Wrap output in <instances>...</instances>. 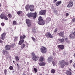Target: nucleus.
Instances as JSON below:
<instances>
[{
	"mask_svg": "<svg viewBox=\"0 0 75 75\" xmlns=\"http://www.w3.org/2000/svg\"><path fill=\"white\" fill-rule=\"evenodd\" d=\"M59 63V65L62 68H63L65 65H68L69 64L68 62H66L64 60L60 61Z\"/></svg>",
	"mask_w": 75,
	"mask_h": 75,
	"instance_id": "obj_1",
	"label": "nucleus"
},
{
	"mask_svg": "<svg viewBox=\"0 0 75 75\" xmlns=\"http://www.w3.org/2000/svg\"><path fill=\"white\" fill-rule=\"evenodd\" d=\"M26 22L28 27H30L31 26V21L30 19H26Z\"/></svg>",
	"mask_w": 75,
	"mask_h": 75,
	"instance_id": "obj_2",
	"label": "nucleus"
},
{
	"mask_svg": "<svg viewBox=\"0 0 75 75\" xmlns=\"http://www.w3.org/2000/svg\"><path fill=\"white\" fill-rule=\"evenodd\" d=\"M40 50L42 53H46L47 52V48L44 47H42L40 48Z\"/></svg>",
	"mask_w": 75,
	"mask_h": 75,
	"instance_id": "obj_3",
	"label": "nucleus"
},
{
	"mask_svg": "<svg viewBox=\"0 0 75 75\" xmlns=\"http://www.w3.org/2000/svg\"><path fill=\"white\" fill-rule=\"evenodd\" d=\"M45 35L48 38H53V36L50 33L47 32L45 34Z\"/></svg>",
	"mask_w": 75,
	"mask_h": 75,
	"instance_id": "obj_4",
	"label": "nucleus"
},
{
	"mask_svg": "<svg viewBox=\"0 0 75 75\" xmlns=\"http://www.w3.org/2000/svg\"><path fill=\"white\" fill-rule=\"evenodd\" d=\"M69 4L67 5V7H72L73 6V2L72 1H70L69 2Z\"/></svg>",
	"mask_w": 75,
	"mask_h": 75,
	"instance_id": "obj_5",
	"label": "nucleus"
},
{
	"mask_svg": "<svg viewBox=\"0 0 75 75\" xmlns=\"http://www.w3.org/2000/svg\"><path fill=\"white\" fill-rule=\"evenodd\" d=\"M11 45H6L5 47V49L6 50H8L11 49Z\"/></svg>",
	"mask_w": 75,
	"mask_h": 75,
	"instance_id": "obj_6",
	"label": "nucleus"
},
{
	"mask_svg": "<svg viewBox=\"0 0 75 75\" xmlns=\"http://www.w3.org/2000/svg\"><path fill=\"white\" fill-rule=\"evenodd\" d=\"M46 13V11L45 10H41L39 12V13L40 15H45Z\"/></svg>",
	"mask_w": 75,
	"mask_h": 75,
	"instance_id": "obj_7",
	"label": "nucleus"
},
{
	"mask_svg": "<svg viewBox=\"0 0 75 75\" xmlns=\"http://www.w3.org/2000/svg\"><path fill=\"white\" fill-rule=\"evenodd\" d=\"M30 10L31 11H34V6L33 5H31L30 6Z\"/></svg>",
	"mask_w": 75,
	"mask_h": 75,
	"instance_id": "obj_8",
	"label": "nucleus"
},
{
	"mask_svg": "<svg viewBox=\"0 0 75 75\" xmlns=\"http://www.w3.org/2000/svg\"><path fill=\"white\" fill-rule=\"evenodd\" d=\"M1 37H2L1 38L3 40H4L5 39V37H6V33H3L1 35Z\"/></svg>",
	"mask_w": 75,
	"mask_h": 75,
	"instance_id": "obj_9",
	"label": "nucleus"
},
{
	"mask_svg": "<svg viewBox=\"0 0 75 75\" xmlns=\"http://www.w3.org/2000/svg\"><path fill=\"white\" fill-rule=\"evenodd\" d=\"M38 20H39L38 21V23H40V22H42V21H43L42 19V17L41 16H40L38 18Z\"/></svg>",
	"mask_w": 75,
	"mask_h": 75,
	"instance_id": "obj_10",
	"label": "nucleus"
},
{
	"mask_svg": "<svg viewBox=\"0 0 75 75\" xmlns=\"http://www.w3.org/2000/svg\"><path fill=\"white\" fill-rule=\"evenodd\" d=\"M39 57L38 56H35V57H33L32 59L33 60V61H37L38 60Z\"/></svg>",
	"mask_w": 75,
	"mask_h": 75,
	"instance_id": "obj_11",
	"label": "nucleus"
},
{
	"mask_svg": "<svg viewBox=\"0 0 75 75\" xmlns=\"http://www.w3.org/2000/svg\"><path fill=\"white\" fill-rule=\"evenodd\" d=\"M52 59H53L52 57H49L48 58V61L49 62H51L52 61Z\"/></svg>",
	"mask_w": 75,
	"mask_h": 75,
	"instance_id": "obj_12",
	"label": "nucleus"
},
{
	"mask_svg": "<svg viewBox=\"0 0 75 75\" xmlns=\"http://www.w3.org/2000/svg\"><path fill=\"white\" fill-rule=\"evenodd\" d=\"M37 13H32V17H33V18H35L36 17H37Z\"/></svg>",
	"mask_w": 75,
	"mask_h": 75,
	"instance_id": "obj_13",
	"label": "nucleus"
},
{
	"mask_svg": "<svg viewBox=\"0 0 75 75\" xmlns=\"http://www.w3.org/2000/svg\"><path fill=\"white\" fill-rule=\"evenodd\" d=\"M61 1H58L55 3L56 5L57 6H58L61 4Z\"/></svg>",
	"mask_w": 75,
	"mask_h": 75,
	"instance_id": "obj_14",
	"label": "nucleus"
},
{
	"mask_svg": "<svg viewBox=\"0 0 75 75\" xmlns=\"http://www.w3.org/2000/svg\"><path fill=\"white\" fill-rule=\"evenodd\" d=\"M58 48L59 49H61V50H64V45H60L58 46Z\"/></svg>",
	"mask_w": 75,
	"mask_h": 75,
	"instance_id": "obj_15",
	"label": "nucleus"
},
{
	"mask_svg": "<svg viewBox=\"0 0 75 75\" xmlns=\"http://www.w3.org/2000/svg\"><path fill=\"white\" fill-rule=\"evenodd\" d=\"M45 21H42V22H40L39 23H38V24L39 25H44L45 24Z\"/></svg>",
	"mask_w": 75,
	"mask_h": 75,
	"instance_id": "obj_16",
	"label": "nucleus"
},
{
	"mask_svg": "<svg viewBox=\"0 0 75 75\" xmlns=\"http://www.w3.org/2000/svg\"><path fill=\"white\" fill-rule=\"evenodd\" d=\"M25 37H26L25 35H21L20 36V40L24 39V38H25Z\"/></svg>",
	"mask_w": 75,
	"mask_h": 75,
	"instance_id": "obj_17",
	"label": "nucleus"
},
{
	"mask_svg": "<svg viewBox=\"0 0 75 75\" xmlns=\"http://www.w3.org/2000/svg\"><path fill=\"white\" fill-rule=\"evenodd\" d=\"M64 33L62 32H61L58 33V35H59V36H60L61 37H64Z\"/></svg>",
	"mask_w": 75,
	"mask_h": 75,
	"instance_id": "obj_18",
	"label": "nucleus"
},
{
	"mask_svg": "<svg viewBox=\"0 0 75 75\" xmlns=\"http://www.w3.org/2000/svg\"><path fill=\"white\" fill-rule=\"evenodd\" d=\"M24 42V40L22 39V40H21L19 42V43H18L19 45H21V44H23V43Z\"/></svg>",
	"mask_w": 75,
	"mask_h": 75,
	"instance_id": "obj_19",
	"label": "nucleus"
},
{
	"mask_svg": "<svg viewBox=\"0 0 75 75\" xmlns=\"http://www.w3.org/2000/svg\"><path fill=\"white\" fill-rule=\"evenodd\" d=\"M66 75H72V73H71V72L69 71H66Z\"/></svg>",
	"mask_w": 75,
	"mask_h": 75,
	"instance_id": "obj_20",
	"label": "nucleus"
},
{
	"mask_svg": "<svg viewBox=\"0 0 75 75\" xmlns=\"http://www.w3.org/2000/svg\"><path fill=\"white\" fill-rule=\"evenodd\" d=\"M40 61V62H42L44 61V58L42 57H40L39 59Z\"/></svg>",
	"mask_w": 75,
	"mask_h": 75,
	"instance_id": "obj_21",
	"label": "nucleus"
},
{
	"mask_svg": "<svg viewBox=\"0 0 75 75\" xmlns=\"http://www.w3.org/2000/svg\"><path fill=\"white\" fill-rule=\"evenodd\" d=\"M25 8L26 11H28L29 8H30V5H28L25 6Z\"/></svg>",
	"mask_w": 75,
	"mask_h": 75,
	"instance_id": "obj_22",
	"label": "nucleus"
},
{
	"mask_svg": "<svg viewBox=\"0 0 75 75\" xmlns=\"http://www.w3.org/2000/svg\"><path fill=\"white\" fill-rule=\"evenodd\" d=\"M33 15V13H30L27 14V16L28 17H31Z\"/></svg>",
	"mask_w": 75,
	"mask_h": 75,
	"instance_id": "obj_23",
	"label": "nucleus"
},
{
	"mask_svg": "<svg viewBox=\"0 0 75 75\" xmlns=\"http://www.w3.org/2000/svg\"><path fill=\"white\" fill-rule=\"evenodd\" d=\"M46 20L47 23H48L51 21V18L50 17H48L47 18Z\"/></svg>",
	"mask_w": 75,
	"mask_h": 75,
	"instance_id": "obj_24",
	"label": "nucleus"
},
{
	"mask_svg": "<svg viewBox=\"0 0 75 75\" xmlns=\"http://www.w3.org/2000/svg\"><path fill=\"white\" fill-rule=\"evenodd\" d=\"M39 65L40 66H44L45 65V62H41L39 63Z\"/></svg>",
	"mask_w": 75,
	"mask_h": 75,
	"instance_id": "obj_25",
	"label": "nucleus"
},
{
	"mask_svg": "<svg viewBox=\"0 0 75 75\" xmlns=\"http://www.w3.org/2000/svg\"><path fill=\"white\" fill-rule=\"evenodd\" d=\"M5 16H4V15L3 14H1L0 17L1 18V19H3L4 18Z\"/></svg>",
	"mask_w": 75,
	"mask_h": 75,
	"instance_id": "obj_26",
	"label": "nucleus"
},
{
	"mask_svg": "<svg viewBox=\"0 0 75 75\" xmlns=\"http://www.w3.org/2000/svg\"><path fill=\"white\" fill-rule=\"evenodd\" d=\"M69 37L70 38H74V36H73V35L70 34L69 35Z\"/></svg>",
	"mask_w": 75,
	"mask_h": 75,
	"instance_id": "obj_27",
	"label": "nucleus"
},
{
	"mask_svg": "<svg viewBox=\"0 0 75 75\" xmlns=\"http://www.w3.org/2000/svg\"><path fill=\"white\" fill-rule=\"evenodd\" d=\"M25 45L24 44L22 45L21 47V50H23V49L25 48Z\"/></svg>",
	"mask_w": 75,
	"mask_h": 75,
	"instance_id": "obj_28",
	"label": "nucleus"
},
{
	"mask_svg": "<svg viewBox=\"0 0 75 75\" xmlns=\"http://www.w3.org/2000/svg\"><path fill=\"white\" fill-rule=\"evenodd\" d=\"M36 30H37V28H36L33 29L32 31L34 33H36Z\"/></svg>",
	"mask_w": 75,
	"mask_h": 75,
	"instance_id": "obj_29",
	"label": "nucleus"
},
{
	"mask_svg": "<svg viewBox=\"0 0 75 75\" xmlns=\"http://www.w3.org/2000/svg\"><path fill=\"white\" fill-rule=\"evenodd\" d=\"M34 71H33V72L35 74H36L37 72V69L36 68H34Z\"/></svg>",
	"mask_w": 75,
	"mask_h": 75,
	"instance_id": "obj_30",
	"label": "nucleus"
},
{
	"mask_svg": "<svg viewBox=\"0 0 75 75\" xmlns=\"http://www.w3.org/2000/svg\"><path fill=\"white\" fill-rule=\"evenodd\" d=\"M23 13V12L22 11H18L17 12V14L18 15L21 14Z\"/></svg>",
	"mask_w": 75,
	"mask_h": 75,
	"instance_id": "obj_31",
	"label": "nucleus"
},
{
	"mask_svg": "<svg viewBox=\"0 0 75 75\" xmlns=\"http://www.w3.org/2000/svg\"><path fill=\"white\" fill-rule=\"evenodd\" d=\"M59 40L61 42H64V40L63 39H60Z\"/></svg>",
	"mask_w": 75,
	"mask_h": 75,
	"instance_id": "obj_32",
	"label": "nucleus"
},
{
	"mask_svg": "<svg viewBox=\"0 0 75 75\" xmlns=\"http://www.w3.org/2000/svg\"><path fill=\"white\" fill-rule=\"evenodd\" d=\"M15 59L17 61H18L19 60V58L18 56H16Z\"/></svg>",
	"mask_w": 75,
	"mask_h": 75,
	"instance_id": "obj_33",
	"label": "nucleus"
},
{
	"mask_svg": "<svg viewBox=\"0 0 75 75\" xmlns=\"http://www.w3.org/2000/svg\"><path fill=\"white\" fill-rule=\"evenodd\" d=\"M51 72L52 74H54L55 73V70L54 69H53L51 70Z\"/></svg>",
	"mask_w": 75,
	"mask_h": 75,
	"instance_id": "obj_34",
	"label": "nucleus"
},
{
	"mask_svg": "<svg viewBox=\"0 0 75 75\" xmlns=\"http://www.w3.org/2000/svg\"><path fill=\"white\" fill-rule=\"evenodd\" d=\"M13 25H17V22L16 21H13Z\"/></svg>",
	"mask_w": 75,
	"mask_h": 75,
	"instance_id": "obj_35",
	"label": "nucleus"
},
{
	"mask_svg": "<svg viewBox=\"0 0 75 75\" xmlns=\"http://www.w3.org/2000/svg\"><path fill=\"white\" fill-rule=\"evenodd\" d=\"M3 53L4 54V55H5V53H7V51H5L4 50H3Z\"/></svg>",
	"mask_w": 75,
	"mask_h": 75,
	"instance_id": "obj_36",
	"label": "nucleus"
},
{
	"mask_svg": "<svg viewBox=\"0 0 75 75\" xmlns=\"http://www.w3.org/2000/svg\"><path fill=\"white\" fill-rule=\"evenodd\" d=\"M68 38H65V40L66 41V42H69V40H68Z\"/></svg>",
	"mask_w": 75,
	"mask_h": 75,
	"instance_id": "obj_37",
	"label": "nucleus"
},
{
	"mask_svg": "<svg viewBox=\"0 0 75 75\" xmlns=\"http://www.w3.org/2000/svg\"><path fill=\"white\" fill-rule=\"evenodd\" d=\"M4 18L5 20H8V18H7V16H5L4 17Z\"/></svg>",
	"mask_w": 75,
	"mask_h": 75,
	"instance_id": "obj_38",
	"label": "nucleus"
},
{
	"mask_svg": "<svg viewBox=\"0 0 75 75\" xmlns=\"http://www.w3.org/2000/svg\"><path fill=\"white\" fill-rule=\"evenodd\" d=\"M32 39L33 41L34 42H35V41H36V39H35V38H34L33 37H32Z\"/></svg>",
	"mask_w": 75,
	"mask_h": 75,
	"instance_id": "obj_39",
	"label": "nucleus"
},
{
	"mask_svg": "<svg viewBox=\"0 0 75 75\" xmlns=\"http://www.w3.org/2000/svg\"><path fill=\"white\" fill-rule=\"evenodd\" d=\"M9 69L10 70H13V67L12 66H10L9 67Z\"/></svg>",
	"mask_w": 75,
	"mask_h": 75,
	"instance_id": "obj_40",
	"label": "nucleus"
},
{
	"mask_svg": "<svg viewBox=\"0 0 75 75\" xmlns=\"http://www.w3.org/2000/svg\"><path fill=\"white\" fill-rule=\"evenodd\" d=\"M52 63L53 64V66H55V65H56V64H57V63L54 62V61L52 62Z\"/></svg>",
	"mask_w": 75,
	"mask_h": 75,
	"instance_id": "obj_41",
	"label": "nucleus"
},
{
	"mask_svg": "<svg viewBox=\"0 0 75 75\" xmlns=\"http://www.w3.org/2000/svg\"><path fill=\"white\" fill-rule=\"evenodd\" d=\"M32 56H33V57H35V54L34 53H32Z\"/></svg>",
	"mask_w": 75,
	"mask_h": 75,
	"instance_id": "obj_42",
	"label": "nucleus"
},
{
	"mask_svg": "<svg viewBox=\"0 0 75 75\" xmlns=\"http://www.w3.org/2000/svg\"><path fill=\"white\" fill-rule=\"evenodd\" d=\"M7 69H5L4 70V74H6V72H7Z\"/></svg>",
	"mask_w": 75,
	"mask_h": 75,
	"instance_id": "obj_43",
	"label": "nucleus"
},
{
	"mask_svg": "<svg viewBox=\"0 0 75 75\" xmlns=\"http://www.w3.org/2000/svg\"><path fill=\"white\" fill-rule=\"evenodd\" d=\"M53 0V3L55 4L57 1V0Z\"/></svg>",
	"mask_w": 75,
	"mask_h": 75,
	"instance_id": "obj_44",
	"label": "nucleus"
},
{
	"mask_svg": "<svg viewBox=\"0 0 75 75\" xmlns=\"http://www.w3.org/2000/svg\"><path fill=\"white\" fill-rule=\"evenodd\" d=\"M8 16L9 17H10V18H11V17H12V16L10 14H9L8 15Z\"/></svg>",
	"mask_w": 75,
	"mask_h": 75,
	"instance_id": "obj_45",
	"label": "nucleus"
},
{
	"mask_svg": "<svg viewBox=\"0 0 75 75\" xmlns=\"http://www.w3.org/2000/svg\"><path fill=\"white\" fill-rule=\"evenodd\" d=\"M1 25L2 26H4V23H1Z\"/></svg>",
	"mask_w": 75,
	"mask_h": 75,
	"instance_id": "obj_46",
	"label": "nucleus"
},
{
	"mask_svg": "<svg viewBox=\"0 0 75 75\" xmlns=\"http://www.w3.org/2000/svg\"><path fill=\"white\" fill-rule=\"evenodd\" d=\"M57 29H55L54 31V33H56L57 32Z\"/></svg>",
	"mask_w": 75,
	"mask_h": 75,
	"instance_id": "obj_47",
	"label": "nucleus"
},
{
	"mask_svg": "<svg viewBox=\"0 0 75 75\" xmlns=\"http://www.w3.org/2000/svg\"><path fill=\"white\" fill-rule=\"evenodd\" d=\"M69 15V13H67L66 14V16L67 17Z\"/></svg>",
	"mask_w": 75,
	"mask_h": 75,
	"instance_id": "obj_48",
	"label": "nucleus"
},
{
	"mask_svg": "<svg viewBox=\"0 0 75 75\" xmlns=\"http://www.w3.org/2000/svg\"><path fill=\"white\" fill-rule=\"evenodd\" d=\"M18 38V37H16L15 38V39H14V40H16V39H17Z\"/></svg>",
	"mask_w": 75,
	"mask_h": 75,
	"instance_id": "obj_49",
	"label": "nucleus"
},
{
	"mask_svg": "<svg viewBox=\"0 0 75 75\" xmlns=\"http://www.w3.org/2000/svg\"><path fill=\"white\" fill-rule=\"evenodd\" d=\"M72 21L73 22H74V21H75V18H73L72 20Z\"/></svg>",
	"mask_w": 75,
	"mask_h": 75,
	"instance_id": "obj_50",
	"label": "nucleus"
},
{
	"mask_svg": "<svg viewBox=\"0 0 75 75\" xmlns=\"http://www.w3.org/2000/svg\"><path fill=\"white\" fill-rule=\"evenodd\" d=\"M69 62H70V64H71V63H72V60H70V61Z\"/></svg>",
	"mask_w": 75,
	"mask_h": 75,
	"instance_id": "obj_51",
	"label": "nucleus"
},
{
	"mask_svg": "<svg viewBox=\"0 0 75 75\" xmlns=\"http://www.w3.org/2000/svg\"><path fill=\"white\" fill-rule=\"evenodd\" d=\"M57 10H55L54 11V13H57Z\"/></svg>",
	"mask_w": 75,
	"mask_h": 75,
	"instance_id": "obj_52",
	"label": "nucleus"
},
{
	"mask_svg": "<svg viewBox=\"0 0 75 75\" xmlns=\"http://www.w3.org/2000/svg\"><path fill=\"white\" fill-rule=\"evenodd\" d=\"M0 43H2L3 42V41L0 40Z\"/></svg>",
	"mask_w": 75,
	"mask_h": 75,
	"instance_id": "obj_53",
	"label": "nucleus"
},
{
	"mask_svg": "<svg viewBox=\"0 0 75 75\" xmlns=\"http://www.w3.org/2000/svg\"><path fill=\"white\" fill-rule=\"evenodd\" d=\"M73 66L74 67V68H75V63H74L73 65Z\"/></svg>",
	"mask_w": 75,
	"mask_h": 75,
	"instance_id": "obj_54",
	"label": "nucleus"
},
{
	"mask_svg": "<svg viewBox=\"0 0 75 75\" xmlns=\"http://www.w3.org/2000/svg\"><path fill=\"white\" fill-rule=\"evenodd\" d=\"M73 34L74 35V36H75V31L73 33Z\"/></svg>",
	"mask_w": 75,
	"mask_h": 75,
	"instance_id": "obj_55",
	"label": "nucleus"
},
{
	"mask_svg": "<svg viewBox=\"0 0 75 75\" xmlns=\"http://www.w3.org/2000/svg\"><path fill=\"white\" fill-rule=\"evenodd\" d=\"M7 53H8V52H7V53H5V55H6V54H7Z\"/></svg>",
	"mask_w": 75,
	"mask_h": 75,
	"instance_id": "obj_56",
	"label": "nucleus"
},
{
	"mask_svg": "<svg viewBox=\"0 0 75 75\" xmlns=\"http://www.w3.org/2000/svg\"><path fill=\"white\" fill-rule=\"evenodd\" d=\"M23 75H25V74L24 73H23Z\"/></svg>",
	"mask_w": 75,
	"mask_h": 75,
	"instance_id": "obj_57",
	"label": "nucleus"
},
{
	"mask_svg": "<svg viewBox=\"0 0 75 75\" xmlns=\"http://www.w3.org/2000/svg\"><path fill=\"white\" fill-rule=\"evenodd\" d=\"M69 71H71V69H69Z\"/></svg>",
	"mask_w": 75,
	"mask_h": 75,
	"instance_id": "obj_58",
	"label": "nucleus"
},
{
	"mask_svg": "<svg viewBox=\"0 0 75 75\" xmlns=\"http://www.w3.org/2000/svg\"><path fill=\"white\" fill-rule=\"evenodd\" d=\"M17 65L18 67V64H17Z\"/></svg>",
	"mask_w": 75,
	"mask_h": 75,
	"instance_id": "obj_59",
	"label": "nucleus"
},
{
	"mask_svg": "<svg viewBox=\"0 0 75 75\" xmlns=\"http://www.w3.org/2000/svg\"><path fill=\"white\" fill-rule=\"evenodd\" d=\"M13 62L14 63V61H13Z\"/></svg>",
	"mask_w": 75,
	"mask_h": 75,
	"instance_id": "obj_60",
	"label": "nucleus"
},
{
	"mask_svg": "<svg viewBox=\"0 0 75 75\" xmlns=\"http://www.w3.org/2000/svg\"><path fill=\"white\" fill-rule=\"evenodd\" d=\"M0 6H1V4L0 3Z\"/></svg>",
	"mask_w": 75,
	"mask_h": 75,
	"instance_id": "obj_61",
	"label": "nucleus"
}]
</instances>
